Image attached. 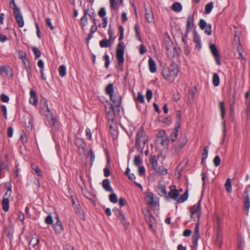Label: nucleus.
Instances as JSON below:
<instances>
[{"label": "nucleus", "mask_w": 250, "mask_h": 250, "mask_svg": "<svg viewBox=\"0 0 250 250\" xmlns=\"http://www.w3.org/2000/svg\"><path fill=\"white\" fill-rule=\"evenodd\" d=\"M119 30L120 32V36L119 41L120 42L117 45V48L116 50V59L118 62L119 66L120 65L122 67V64L124 62V53L125 47L124 43L121 42L124 38V28L123 26L120 25L119 27Z\"/></svg>", "instance_id": "1"}, {"label": "nucleus", "mask_w": 250, "mask_h": 250, "mask_svg": "<svg viewBox=\"0 0 250 250\" xmlns=\"http://www.w3.org/2000/svg\"><path fill=\"white\" fill-rule=\"evenodd\" d=\"M179 69L177 65L176 64H171L169 67L163 69L162 75L166 80L172 83L176 78Z\"/></svg>", "instance_id": "2"}, {"label": "nucleus", "mask_w": 250, "mask_h": 250, "mask_svg": "<svg viewBox=\"0 0 250 250\" xmlns=\"http://www.w3.org/2000/svg\"><path fill=\"white\" fill-rule=\"evenodd\" d=\"M148 141V137L144 131V128L141 127L136 136V146L139 151H143L146 144Z\"/></svg>", "instance_id": "3"}, {"label": "nucleus", "mask_w": 250, "mask_h": 250, "mask_svg": "<svg viewBox=\"0 0 250 250\" xmlns=\"http://www.w3.org/2000/svg\"><path fill=\"white\" fill-rule=\"evenodd\" d=\"M107 104L105 105V110L106 112L107 117L109 121V125L111 127L112 123L115 121V107L113 105L107 102Z\"/></svg>", "instance_id": "4"}, {"label": "nucleus", "mask_w": 250, "mask_h": 250, "mask_svg": "<svg viewBox=\"0 0 250 250\" xmlns=\"http://www.w3.org/2000/svg\"><path fill=\"white\" fill-rule=\"evenodd\" d=\"M200 201H198L197 204H195L190 208V217L195 220L196 218L199 220L200 214Z\"/></svg>", "instance_id": "5"}, {"label": "nucleus", "mask_w": 250, "mask_h": 250, "mask_svg": "<svg viewBox=\"0 0 250 250\" xmlns=\"http://www.w3.org/2000/svg\"><path fill=\"white\" fill-rule=\"evenodd\" d=\"M250 189V184L247 186L243 194V197L244 199V209L247 214H248L249 208H250V198L248 193L249 190Z\"/></svg>", "instance_id": "6"}, {"label": "nucleus", "mask_w": 250, "mask_h": 250, "mask_svg": "<svg viewBox=\"0 0 250 250\" xmlns=\"http://www.w3.org/2000/svg\"><path fill=\"white\" fill-rule=\"evenodd\" d=\"M164 45L167 55L174 56L175 47H173L172 42L169 37L165 39Z\"/></svg>", "instance_id": "7"}, {"label": "nucleus", "mask_w": 250, "mask_h": 250, "mask_svg": "<svg viewBox=\"0 0 250 250\" xmlns=\"http://www.w3.org/2000/svg\"><path fill=\"white\" fill-rule=\"evenodd\" d=\"M6 188L7 191L4 195L2 200V208L5 211H7L9 209L8 197L11 195L12 192L10 186L6 187Z\"/></svg>", "instance_id": "8"}, {"label": "nucleus", "mask_w": 250, "mask_h": 250, "mask_svg": "<svg viewBox=\"0 0 250 250\" xmlns=\"http://www.w3.org/2000/svg\"><path fill=\"white\" fill-rule=\"evenodd\" d=\"M13 14L19 27H22L24 25V22L20 9H17L16 11H13Z\"/></svg>", "instance_id": "9"}, {"label": "nucleus", "mask_w": 250, "mask_h": 250, "mask_svg": "<svg viewBox=\"0 0 250 250\" xmlns=\"http://www.w3.org/2000/svg\"><path fill=\"white\" fill-rule=\"evenodd\" d=\"M110 99L113 102V106L118 108V111L120 112L119 108L121 104V97L117 94H114L110 96Z\"/></svg>", "instance_id": "10"}, {"label": "nucleus", "mask_w": 250, "mask_h": 250, "mask_svg": "<svg viewBox=\"0 0 250 250\" xmlns=\"http://www.w3.org/2000/svg\"><path fill=\"white\" fill-rule=\"evenodd\" d=\"M200 238L199 234V222L198 221L194 228V233L192 237V242L193 246L196 247L197 245L198 241Z\"/></svg>", "instance_id": "11"}, {"label": "nucleus", "mask_w": 250, "mask_h": 250, "mask_svg": "<svg viewBox=\"0 0 250 250\" xmlns=\"http://www.w3.org/2000/svg\"><path fill=\"white\" fill-rule=\"evenodd\" d=\"M0 74L1 75L5 74L7 76L11 78L13 77L12 69L8 65L0 66Z\"/></svg>", "instance_id": "12"}, {"label": "nucleus", "mask_w": 250, "mask_h": 250, "mask_svg": "<svg viewBox=\"0 0 250 250\" xmlns=\"http://www.w3.org/2000/svg\"><path fill=\"white\" fill-rule=\"evenodd\" d=\"M187 142V139L186 136L184 135L181 136L178 141L177 145L174 146L175 151L178 152L185 146Z\"/></svg>", "instance_id": "13"}, {"label": "nucleus", "mask_w": 250, "mask_h": 250, "mask_svg": "<svg viewBox=\"0 0 250 250\" xmlns=\"http://www.w3.org/2000/svg\"><path fill=\"white\" fill-rule=\"evenodd\" d=\"M209 48L212 55L216 61L217 64L220 65L221 64V61L220 60L219 53L217 47L214 44H211Z\"/></svg>", "instance_id": "14"}, {"label": "nucleus", "mask_w": 250, "mask_h": 250, "mask_svg": "<svg viewBox=\"0 0 250 250\" xmlns=\"http://www.w3.org/2000/svg\"><path fill=\"white\" fill-rule=\"evenodd\" d=\"M112 211L116 216L120 219L121 222L122 224H124L125 223V218L123 212L117 208H113Z\"/></svg>", "instance_id": "15"}, {"label": "nucleus", "mask_w": 250, "mask_h": 250, "mask_svg": "<svg viewBox=\"0 0 250 250\" xmlns=\"http://www.w3.org/2000/svg\"><path fill=\"white\" fill-rule=\"evenodd\" d=\"M145 217L146 222L149 226V228L152 229L153 225L155 224L156 222L154 217L150 213H148V214H146Z\"/></svg>", "instance_id": "16"}, {"label": "nucleus", "mask_w": 250, "mask_h": 250, "mask_svg": "<svg viewBox=\"0 0 250 250\" xmlns=\"http://www.w3.org/2000/svg\"><path fill=\"white\" fill-rule=\"evenodd\" d=\"M146 202L151 207H153L157 204L156 202L154 201L153 194L151 192H149L146 195Z\"/></svg>", "instance_id": "17"}, {"label": "nucleus", "mask_w": 250, "mask_h": 250, "mask_svg": "<svg viewBox=\"0 0 250 250\" xmlns=\"http://www.w3.org/2000/svg\"><path fill=\"white\" fill-rule=\"evenodd\" d=\"M29 103L34 105H37L38 104V99L36 92L34 90H31L30 91Z\"/></svg>", "instance_id": "18"}, {"label": "nucleus", "mask_w": 250, "mask_h": 250, "mask_svg": "<svg viewBox=\"0 0 250 250\" xmlns=\"http://www.w3.org/2000/svg\"><path fill=\"white\" fill-rule=\"evenodd\" d=\"M193 17L191 16H188L187 19L186 31L185 33V37L188 36L189 30L191 29V26L193 24Z\"/></svg>", "instance_id": "19"}, {"label": "nucleus", "mask_w": 250, "mask_h": 250, "mask_svg": "<svg viewBox=\"0 0 250 250\" xmlns=\"http://www.w3.org/2000/svg\"><path fill=\"white\" fill-rule=\"evenodd\" d=\"M54 229L55 233L59 234L63 230V228L61 221H57L54 225Z\"/></svg>", "instance_id": "20"}, {"label": "nucleus", "mask_w": 250, "mask_h": 250, "mask_svg": "<svg viewBox=\"0 0 250 250\" xmlns=\"http://www.w3.org/2000/svg\"><path fill=\"white\" fill-rule=\"evenodd\" d=\"M83 11L84 12V14L81 19V24L82 26H85L88 23L87 16L88 15L89 17H91V15L88 14L87 9H84Z\"/></svg>", "instance_id": "21"}, {"label": "nucleus", "mask_w": 250, "mask_h": 250, "mask_svg": "<svg viewBox=\"0 0 250 250\" xmlns=\"http://www.w3.org/2000/svg\"><path fill=\"white\" fill-rule=\"evenodd\" d=\"M145 18L148 23L153 22L154 16L151 10L146 9Z\"/></svg>", "instance_id": "22"}, {"label": "nucleus", "mask_w": 250, "mask_h": 250, "mask_svg": "<svg viewBox=\"0 0 250 250\" xmlns=\"http://www.w3.org/2000/svg\"><path fill=\"white\" fill-rule=\"evenodd\" d=\"M180 126H177L175 125L174 129L173 130L172 132L171 133L170 137L172 142H175L178 137V132L179 129L180 128Z\"/></svg>", "instance_id": "23"}, {"label": "nucleus", "mask_w": 250, "mask_h": 250, "mask_svg": "<svg viewBox=\"0 0 250 250\" xmlns=\"http://www.w3.org/2000/svg\"><path fill=\"white\" fill-rule=\"evenodd\" d=\"M113 40L111 41L109 40L103 39L100 41V46L102 48L110 47L113 44Z\"/></svg>", "instance_id": "24"}, {"label": "nucleus", "mask_w": 250, "mask_h": 250, "mask_svg": "<svg viewBox=\"0 0 250 250\" xmlns=\"http://www.w3.org/2000/svg\"><path fill=\"white\" fill-rule=\"evenodd\" d=\"M148 64L150 71L151 73L155 72L157 70V67L155 61L152 58H149L148 60Z\"/></svg>", "instance_id": "25"}, {"label": "nucleus", "mask_w": 250, "mask_h": 250, "mask_svg": "<svg viewBox=\"0 0 250 250\" xmlns=\"http://www.w3.org/2000/svg\"><path fill=\"white\" fill-rule=\"evenodd\" d=\"M102 186L103 188L107 191H113L112 188L110 187V181L109 179H105L103 181Z\"/></svg>", "instance_id": "26"}, {"label": "nucleus", "mask_w": 250, "mask_h": 250, "mask_svg": "<svg viewBox=\"0 0 250 250\" xmlns=\"http://www.w3.org/2000/svg\"><path fill=\"white\" fill-rule=\"evenodd\" d=\"M179 193L180 192H179V190L176 189H171L168 193V196L171 198L177 201Z\"/></svg>", "instance_id": "27"}, {"label": "nucleus", "mask_w": 250, "mask_h": 250, "mask_svg": "<svg viewBox=\"0 0 250 250\" xmlns=\"http://www.w3.org/2000/svg\"><path fill=\"white\" fill-rule=\"evenodd\" d=\"M150 164L151 166V168L154 170H156L158 166V160L156 159L155 156L151 157L149 160Z\"/></svg>", "instance_id": "28"}, {"label": "nucleus", "mask_w": 250, "mask_h": 250, "mask_svg": "<svg viewBox=\"0 0 250 250\" xmlns=\"http://www.w3.org/2000/svg\"><path fill=\"white\" fill-rule=\"evenodd\" d=\"M171 8L173 11L176 12H179L182 9V5L180 3L176 2L173 4Z\"/></svg>", "instance_id": "29"}, {"label": "nucleus", "mask_w": 250, "mask_h": 250, "mask_svg": "<svg viewBox=\"0 0 250 250\" xmlns=\"http://www.w3.org/2000/svg\"><path fill=\"white\" fill-rule=\"evenodd\" d=\"M212 83L214 86H218L220 84V78L217 73L213 74Z\"/></svg>", "instance_id": "30"}, {"label": "nucleus", "mask_w": 250, "mask_h": 250, "mask_svg": "<svg viewBox=\"0 0 250 250\" xmlns=\"http://www.w3.org/2000/svg\"><path fill=\"white\" fill-rule=\"evenodd\" d=\"M58 71L60 77H64L66 74V69L65 66L64 65H60L59 67Z\"/></svg>", "instance_id": "31"}, {"label": "nucleus", "mask_w": 250, "mask_h": 250, "mask_svg": "<svg viewBox=\"0 0 250 250\" xmlns=\"http://www.w3.org/2000/svg\"><path fill=\"white\" fill-rule=\"evenodd\" d=\"M75 143L79 148L83 149L85 147V144L82 139H76Z\"/></svg>", "instance_id": "32"}, {"label": "nucleus", "mask_w": 250, "mask_h": 250, "mask_svg": "<svg viewBox=\"0 0 250 250\" xmlns=\"http://www.w3.org/2000/svg\"><path fill=\"white\" fill-rule=\"evenodd\" d=\"M188 197V192H185L184 194L180 195L179 197L177 198V202L178 203H182L187 200Z\"/></svg>", "instance_id": "33"}, {"label": "nucleus", "mask_w": 250, "mask_h": 250, "mask_svg": "<svg viewBox=\"0 0 250 250\" xmlns=\"http://www.w3.org/2000/svg\"><path fill=\"white\" fill-rule=\"evenodd\" d=\"M194 41L196 43V47L198 49H200L201 47L200 38L199 35L196 33L194 35Z\"/></svg>", "instance_id": "34"}, {"label": "nucleus", "mask_w": 250, "mask_h": 250, "mask_svg": "<svg viewBox=\"0 0 250 250\" xmlns=\"http://www.w3.org/2000/svg\"><path fill=\"white\" fill-rule=\"evenodd\" d=\"M105 92L106 93L109 95L113 94L114 92V88H113V84L112 83H110L108 84L105 88Z\"/></svg>", "instance_id": "35"}, {"label": "nucleus", "mask_w": 250, "mask_h": 250, "mask_svg": "<svg viewBox=\"0 0 250 250\" xmlns=\"http://www.w3.org/2000/svg\"><path fill=\"white\" fill-rule=\"evenodd\" d=\"M225 187L226 190L229 192L230 193L232 192V188H231V180L230 178H228L226 181V183L225 184Z\"/></svg>", "instance_id": "36"}, {"label": "nucleus", "mask_w": 250, "mask_h": 250, "mask_svg": "<svg viewBox=\"0 0 250 250\" xmlns=\"http://www.w3.org/2000/svg\"><path fill=\"white\" fill-rule=\"evenodd\" d=\"M155 171L158 174L162 175H166L167 173V169L163 167H160L158 168H157V169L155 170Z\"/></svg>", "instance_id": "37"}, {"label": "nucleus", "mask_w": 250, "mask_h": 250, "mask_svg": "<svg viewBox=\"0 0 250 250\" xmlns=\"http://www.w3.org/2000/svg\"><path fill=\"white\" fill-rule=\"evenodd\" d=\"M176 122L175 125L177 126H181V112L180 110H177L176 112Z\"/></svg>", "instance_id": "38"}, {"label": "nucleus", "mask_w": 250, "mask_h": 250, "mask_svg": "<svg viewBox=\"0 0 250 250\" xmlns=\"http://www.w3.org/2000/svg\"><path fill=\"white\" fill-rule=\"evenodd\" d=\"M142 164V161L140 155H136L134 156V164L137 166H141Z\"/></svg>", "instance_id": "39"}, {"label": "nucleus", "mask_w": 250, "mask_h": 250, "mask_svg": "<svg viewBox=\"0 0 250 250\" xmlns=\"http://www.w3.org/2000/svg\"><path fill=\"white\" fill-rule=\"evenodd\" d=\"M213 7V3L212 2H210L206 4L205 8L206 13L208 14H209L211 12Z\"/></svg>", "instance_id": "40"}, {"label": "nucleus", "mask_w": 250, "mask_h": 250, "mask_svg": "<svg viewBox=\"0 0 250 250\" xmlns=\"http://www.w3.org/2000/svg\"><path fill=\"white\" fill-rule=\"evenodd\" d=\"M208 147L206 146L205 147L204 152L202 154V163L204 164L205 162V160L207 158L208 156Z\"/></svg>", "instance_id": "41"}, {"label": "nucleus", "mask_w": 250, "mask_h": 250, "mask_svg": "<svg viewBox=\"0 0 250 250\" xmlns=\"http://www.w3.org/2000/svg\"><path fill=\"white\" fill-rule=\"evenodd\" d=\"M128 177L129 179L131 181H132L136 186H137L138 187H139L141 189H143V187L140 184L134 181V180L135 179L136 177H135V175L133 173L129 174L128 175Z\"/></svg>", "instance_id": "42"}, {"label": "nucleus", "mask_w": 250, "mask_h": 250, "mask_svg": "<svg viewBox=\"0 0 250 250\" xmlns=\"http://www.w3.org/2000/svg\"><path fill=\"white\" fill-rule=\"evenodd\" d=\"M220 109L221 111V116L222 118L223 119L225 116V104L224 102H221L219 104Z\"/></svg>", "instance_id": "43"}, {"label": "nucleus", "mask_w": 250, "mask_h": 250, "mask_svg": "<svg viewBox=\"0 0 250 250\" xmlns=\"http://www.w3.org/2000/svg\"><path fill=\"white\" fill-rule=\"evenodd\" d=\"M41 106H42V109H46L48 112H50V110L49 109L48 106L47 100H46V99L42 100L41 102Z\"/></svg>", "instance_id": "44"}, {"label": "nucleus", "mask_w": 250, "mask_h": 250, "mask_svg": "<svg viewBox=\"0 0 250 250\" xmlns=\"http://www.w3.org/2000/svg\"><path fill=\"white\" fill-rule=\"evenodd\" d=\"M158 189L160 192V195L161 196H164L167 198V191L166 187L165 186H159Z\"/></svg>", "instance_id": "45"}, {"label": "nucleus", "mask_w": 250, "mask_h": 250, "mask_svg": "<svg viewBox=\"0 0 250 250\" xmlns=\"http://www.w3.org/2000/svg\"><path fill=\"white\" fill-rule=\"evenodd\" d=\"M9 170L8 167V164L7 162H0V171L5 170L8 171Z\"/></svg>", "instance_id": "46"}, {"label": "nucleus", "mask_w": 250, "mask_h": 250, "mask_svg": "<svg viewBox=\"0 0 250 250\" xmlns=\"http://www.w3.org/2000/svg\"><path fill=\"white\" fill-rule=\"evenodd\" d=\"M134 30L135 31V36L136 38L139 41L141 40V38L140 35V31H139V26L138 24H136L134 26Z\"/></svg>", "instance_id": "47"}, {"label": "nucleus", "mask_w": 250, "mask_h": 250, "mask_svg": "<svg viewBox=\"0 0 250 250\" xmlns=\"http://www.w3.org/2000/svg\"><path fill=\"white\" fill-rule=\"evenodd\" d=\"M110 201L113 203H116L118 201V198L115 193H112L109 196Z\"/></svg>", "instance_id": "48"}, {"label": "nucleus", "mask_w": 250, "mask_h": 250, "mask_svg": "<svg viewBox=\"0 0 250 250\" xmlns=\"http://www.w3.org/2000/svg\"><path fill=\"white\" fill-rule=\"evenodd\" d=\"M136 100L137 102L142 104H143L145 102L144 97L141 92L138 93V96Z\"/></svg>", "instance_id": "49"}, {"label": "nucleus", "mask_w": 250, "mask_h": 250, "mask_svg": "<svg viewBox=\"0 0 250 250\" xmlns=\"http://www.w3.org/2000/svg\"><path fill=\"white\" fill-rule=\"evenodd\" d=\"M32 49L33 52H34V53L35 55V58L36 59L38 58L39 57H40L41 56V52L36 47H35V46L32 47Z\"/></svg>", "instance_id": "50"}, {"label": "nucleus", "mask_w": 250, "mask_h": 250, "mask_svg": "<svg viewBox=\"0 0 250 250\" xmlns=\"http://www.w3.org/2000/svg\"><path fill=\"white\" fill-rule=\"evenodd\" d=\"M167 137H164V138H159L157 139V141L163 146H167Z\"/></svg>", "instance_id": "51"}, {"label": "nucleus", "mask_w": 250, "mask_h": 250, "mask_svg": "<svg viewBox=\"0 0 250 250\" xmlns=\"http://www.w3.org/2000/svg\"><path fill=\"white\" fill-rule=\"evenodd\" d=\"M157 139L159 138H164V137H167L166 135V133L165 130H161L159 131L157 133Z\"/></svg>", "instance_id": "52"}, {"label": "nucleus", "mask_w": 250, "mask_h": 250, "mask_svg": "<svg viewBox=\"0 0 250 250\" xmlns=\"http://www.w3.org/2000/svg\"><path fill=\"white\" fill-rule=\"evenodd\" d=\"M199 25L200 29L202 30H204L206 28V26L208 25L207 24L206 21L203 19H201L200 20Z\"/></svg>", "instance_id": "53"}, {"label": "nucleus", "mask_w": 250, "mask_h": 250, "mask_svg": "<svg viewBox=\"0 0 250 250\" xmlns=\"http://www.w3.org/2000/svg\"><path fill=\"white\" fill-rule=\"evenodd\" d=\"M213 163L215 167H218L220 165L221 159L218 155L216 156L213 159Z\"/></svg>", "instance_id": "54"}, {"label": "nucleus", "mask_w": 250, "mask_h": 250, "mask_svg": "<svg viewBox=\"0 0 250 250\" xmlns=\"http://www.w3.org/2000/svg\"><path fill=\"white\" fill-rule=\"evenodd\" d=\"M9 5L10 7L13 10V11L16 10L17 9H20L15 2V0H10Z\"/></svg>", "instance_id": "55"}, {"label": "nucleus", "mask_w": 250, "mask_h": 250, "mask_svg": "<svg viewBox=\"0 0 250 250\" xmlns=\"http://www.w3.org/2000/svg\"><path fill=\"white\" fill-rule=\"evenodd\" d=\"M99 16L103 18H105V16L106 15V11L104 7H102L100 8L99 12H98Z\"/></svg>", "instance_id": "56"}, {"label": "nucleus", "mask_w": 250, "mask_h": 250, "mask_svg": "<svg viewBox=\"0 0 250 250\" xmlns=\"http://www.w3.org/2000/svg\"><path fill=\"white\" fill-rule=\"evenodd\" d=\"M104 59L105 60V67L108 68L110 63L109 57L106 53L104 56Z\"/></svg>", "instance_id": "57"}, {"label": "nucleus", "mask_w": 250, "mask_h": 250, "mask_svg": "<svg viewBox=\"0 0 250 250\" xmlns=\"http://www.w3.org/2000/svg\"><path fill=\"white\" fill-rule=\"evenodd\" d=\"M75 210L77 214L79 215H83V211L82 210L81 208L79 205L76 206L75 207Z\"/></svg>", "instance_id": "58"}, {"label": "nucleus", "mask_w": 250, "mask_h": 250, "mask_svg": "<svg viewBox=\"0 0 250 250\" xmlns=\"http://www.w3.org/2000/svg\"><path fill=\"white\" fill-rule=\"evenodd\" d=\"M211 24H208V25L206 26V29H205V33L208 35H210L211 34V33H212V30H211Z\"/></svg>", "instance_id": "59"}, {"label": "nucleus", "mask_w": 250, "mask_h": 250, "mask_svg": "<svg viewBox=\"0 0 250 250\" xmlns=\"http://www.w3.org/2000/svg\"><path fill=\"white\" fill-rule=\"evenodd\" d=\"M39 239L38 238H32L30 241L29 244L34 247L36 245L39 243Z\"/></svg>", "instance_id": "60"}, {"label": "nucleus", "mask_w": 250, "mask_h": 250, "mask_svg": "<svg viewBox=\"0 0 250 250\" xmlns=\"http://www.w3.org/2000/svg\"><path fill=\"white\" fill-rule=\"evenodd\" d=\"M153 92L151 90L148 89L146 93V98L148 101H149L152 98Z\"/></svg>", "instance_id": "61"}, {"label": "nucleus", "mask_w": 250, "mask_h": 250, "mask_svg": "<svg viewBox=\"0 0 250 250\" xmlns=\"http://www.w3.org/2000/svg\"><path fill=\"white\" fill-rule=\"evenodd\" d=\"M53 218L51 215H48L47 216L45 222L47 224L52 225L53 224Z\"/></svg>", "instance_id": "62"}, {"label": "nucleus", "mask_w": 250, "mask_h": 250, "mask_svg": "<svg viewBox=\"0 0 250 250\" xmlns=\"http://www.w3.org/2000/svg\"><path fill=\"white\" fill-rule=\"evenodd\" d=\"M0 100L2 102L7 103L9 101V97L5 94L0 95Z\"/></svg>", "instance_id": "63"}, {"label": "nucleus", "mask_w": 250, "mask_h": 250, "mask_svg": "<svg viewBox=\"0 0 250 250\" xmlns=\"http://www.w3.org/2000/svg\"><path fill=\"white\" fill-rule=\"evenodd\" d=\"M50 124L53 126L57 127L58 126V123L56 119L53 117H52L49 121Z\"/></svg>", "instance_id": "64"}]
</instances>
